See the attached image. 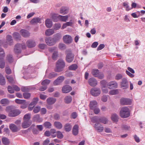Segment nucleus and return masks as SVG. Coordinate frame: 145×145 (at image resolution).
Returning a JSON list of instances; mask_svg holds the SVG:
<instances>
[{"label":"nucleus","instance_id":"obj_27","mask_svg":"<svg viewBox=\"0 0 145 145\" xmlns=\"http://www.w3.org/2000/svg\"><path fill=\"white\" fill-rule=\"evenodd\" d=\"M45 24L47 27L50 28L52 25V21L50 19H47L45 21Z\"/></svg>","mask_w":145,"mask_h":145},{"label":"nucleus","instance_id":"obj_15","mask_svg":"<svg viewBox=\"0 0 145 145\" xmlns=\"http://www.w3.org/2000/svg\"><path fill=\"white\" fill-rule=\"evenodd\" d=\"M89 84L92 86H94L97 84V81L94 78H89L88 81Z\"/></svg>","mask_w":145,"mask_h":145},{"label":"nucleus","instance_id":"obj_49","mask_svg":"<svg viewBox=\"0 0 145 145\" xmlns=\"http://www.w3.org/2000/svg\"><path fill=\"white\" fill-rule=\"evenodd\" d=\"M50 82V80L48 79H46L43 80L42 83L41 84L43 86H46Z\"/></svg>","mask_w":145,"mask_h":145},{"label":"nucleus","instance_id":"obj_36","mask_svg":"<svg viewBox=\"0 0 145 145\" xmlns=\"http://www.w3.org/2000/svg\"><path fill=\"white\" fill-rule=\"evenodd\" d=\"M5 84V79L1 74L0 73V84L2 85H4Z\"/></svg>","mask_w":145,"mask_h":145},{"label":"nucleus","instance_id":"obj_20","mask_svg":"<svg viewBox=\"0 0 145 145\" xmlns=\"http://www.w3.org/2000/svg\"><path fill=\"white\" fill-rule=\"evenodd\" d=\"M65 131L67 132H69L72 129V125L69 123H66L64 127Z\"/></svg>","mask_w":145,"mask_h":145},{"label":"nucleus","instance_id":"obj_58","mask_svg":"<svg viewBox=\"0 0 145 145\" xmlns=\"http://www.w3.org/2000/svg\"><path fill=\"white\" fill-rule=\"evenodd\" d=\"M57 74L56 73H50L49 75L48 78H54L57 76Z\"/></svg>","mask_w":145,"mask_h":145},{"label":"nucleus","instance_id":"obj_60","mask_svg":"<svg viewBox=\"0 0 145 145\" xmlns=\"http://www.w3.org/2000/svg\"><path fill=\"white\" fill-rule=\"evenodd\" d=\"M8 90L9 92L10 93H13L14 92V89L13 87L8 86Z\"/></svg>","mask_w":145,"mask_h":145},{"label":"nucleus","instance_id":"obj_6","mask_svg":"<svg viewBox=\"0 0 145 145\" xmlns=\"http://www.w3.org/2000/svg\"><path fill=\"white\" fill-rule=\"evenodd\" d=\"M21 47L23 49H25L26 46L24 44L23 45L20 44H17L15 45L14 48V51L16 53H19L21 52L20 47Z\"/></svg>","mask_w":145,"mask_h":145},{"label":"nucleus","instance_id":"obj_18","mask_svg":"<svg viewBox=\"0 0 145 145\" xmlns=\"http://www.w3.org/2000/svg\"><path fill=\"white\" fill-rule=\"evenodd\" d=\"M20 33L21 35L24 37H28L30 35L29 33L27 30L24 29L21 30Z\"/></svg>","mask_w":145,"mask_h":145},{"label":"nucleus","instance_id":"obj_19","mask_svg":"<svg viewBox=\"0 0 145 145\" xmlns=\"http://www.w3.org/2000/svg\"><path fill=\"white\" fill-rule=\"evenodd\" d=\"M69 11V8L66 7H63L60 10V13L65 15L67 14Z\"/></svg>","mask_w":145,"mask_h":145},{"label":"nucleus","instance_id":"obj_59","mask_svg":"<svg viewBox=\"0 0 145 145\" xmlns=\"http://www.w3.org/2000/svg\"><path fill=\"white\" fill-rule=\"evenodd\" d=\"M22 91L24 92L29 91L30 88L28 87H24L22 88Z\"/></svg>","mask_w":145,"mask_h":145},{"label":"nucleus","instance_id":"obj_2","mask_svg":"<svg viewBox=\"0 0 145 145\" xmlns=\"http://www.w3.org/2000/svg\"><path fill=\"white\" fill-rule=\"evenodd\" d=\"M65 65V63L62 59H59L57 61L55 71L56 72H59L62 71Z\"/></svg>","mask_w":145,"mask_h":145},{"label":"nucleus","instance_id":"obj_46","mask_svg":"<svg viewBox=\"0 0 145 145\" xmlns=\"http://www.w3.org/2000/svg\"><path fill=\"white\" fill-rule=\"evenodd\" d=\"M0 103L3 105H7L9 103V101L8 99L5 98L1 100Z\"/></svg>","mask_w":145,"mask_h":145},{"label":"nucleus","instance_id":"obj_54","mask_svg":"<svg viewBox=\"0 0 145 145\" xmlns=\"http://www.w3.org/2000/svg\"><path fill=\"white\" fill-rule=\"evenodd\" d=\"M91 110H93L94 113L96 114H98L100 112V111L99 109L97 106L93 109H91Z\"/></svg>","mask_w":145,"mask_h":145},{"label":"nucleus","instance_id":"obj_34","mask_svg":"<svg viewBox=\"0 0 145 145\" xmlns=\"http://www.w3.org/2000/svg\"><path fill=\"white\" fill-rule=\"evenodd\" d=\"M2 141L4 145H8L9 143L10 142L9 140L6 137H3L2 139Z\"/></svg>","mask_w":145,"mask_h":145},{"label":"nucleus","instance_id":"obj_28","mask_svg":"<svg viewBox=\"0 0 145 145\" xmlns=\"http://www.w3.org/2000/svg\"><path fill=\"white\" fill-rule=\"evenodd\" d=\"M59 21L61 22H66L68 19L69 16L68 15L61 16L59 15Z\"/></svg>","mask_w":145,"mask_h":145},{"label":"nucleus","instance_id":"obj_22","mask_svg":"<svg viewBox=\"0 0 145 145\" xmlns=\"http://www.w3.org/2000/svg\"><path fill=\"white\" fill-rule=\"evenodd\" d=\"M89 106L91 110L96 107L97 106V102L94 100L91 101L89 104Z\"/></svg>","mask_w":145,"mask_h":145},{"label":"nucleus","instance_id":"obj_4","mask_svg":"<svg viewBox=\"0 0 145 145\" xmlns=\"http://www.w3.org/2000/svg\"><path fill=\"white\" fill-rule=\"evenodd\" d=\"M67 55L66 57V60L67 62L71 63L73 60L74 55L72 54L71 51L69 50L67 51Z\"/></svg>","mask_w":145,"mask_h":145},{"label":"nucleus","instance_id":"obj_61","mask_svg":"<svg viewBox=\"0 0 145 145\" xmlns=\"http://www.w3.org/2000/svg\"><path fill=\"white\" fill-rule=\"evenodd\" d=\"M7 58L9 62L11 63L13 61V59L12 55H9L7 56Z\"/></svg>","mask_w":145,"mask_h":145},{"label":"nucleus","instance_id":"obj_40","mask_svg":"<svg viewBox=\"0 0 145 145\" xmlns=\"http://www.w3.org/2000/svg\"><path fill=\"white\" fill-rule=\"evenodd\" d=\"M50 132L51 133V135L52 137L54 138L57 135L56 134V131L55 129H51Z\"/></svg>","mask_w":145,"mask_h":145},{"label":"nucleus","instance_id":"obj_24","mask_svg":"<svg viewBox=\"0 0 145 145\" xmlns=\"http://www.w3.org/2000/svg\"><path fill=\"white\" fill-rule=\"evenodd\" d=\"M78 132V126L77 125H75L73 127L72 130L73 135L76 136L77 135Z\"/></svg>","mask_w":145,"mask_h":145},{"label":"nucleus","instance_id":"obj_56","mask_svg":"<svg viewBox=\"0 0 145 145\" xmlns=\"http://www.w3.org/2000/svg\"><path fill=\"white\" fill-rule=\"evenodd\" d=\"M23 96L24 98L28 99L30 97L31 94L29 93H25L23 94Z\"/></svg>","mask_w":145,"mask_h":145},{"label":"nucleus","instance_id":"obj_50","mask_svg":"<svg viewBox=\"0 0 145 145\" xmlns=\"http://www.w3.org/2000/svg\"><path fill=\"white\" fill-rule=\"evenodd\" d=\"M58 52L57 51H55L52 56V58L54 60H56L58 56Z\"/></svg>","mask_w":145,"mask_h":145},{"label":"nucleus","instance_id":"obj_14","mask_svg":"<svg viewBox=\"0 0 145 145\" xmlns=\"http://www.w3.org/2000/svg\"><path fill=\"white\" fill-rule=\"evenodd\" d=\"M50 17L54 22H57L59 21V15L57 14L52 13Z\"/></svg>","mask_w":145,"mask_h":145},{"label":"nucleus","instance_id":"obj_26","mask_svg":"<svg viewBox=\"0 0 145 145\" xmlns=\"http://www.w3.org/2000/svg\"><path fill=\"white\" fill-rule=\"evenodd\" d=\"M56 101V99L52 97L49 98L47 99L46 100L47 103L49 105H52L54 104Z\"/></svg>","mask_w":145,"mask_h":145},{"label":"nucleus","instance_id":"obj_55","mask_svg":"<svg viewBox=\"0 0 145 145\" xmlns=\"http://www.w3.org/2000/svg\"><path fill=\"white\" fill-rule=\"evenodd\" d=\"M61 27V25L59 23H57L54 24V29L55 30L59 29Z\"/></svg>","mask_w":145,"mask_h":145},{"label":"nucleus","instance_id":"obj_39","mask_svg":"<svg viewBox=\"0 0 145 145\" xmlns=\"http://www.w3.org/2000/svg\"><path fill=\"white\" fill-rule=\"evenodd\" d=\"M64 100L65 102V103L67 104L69 103L72 101V97L70 96H67L65 98Z\"/></svg>","mask_w":145,"mask_h":145},{"label":"nucleus","instance_id":"obj_44","mask_svg":"<svg viewBox=\"0 0 145 145\" xmlns=\"http://www.w3.org/2000/svg\"><path fill=\"white\" fill-rule=\"evenodd\" d=\"M61 35L59 33H57L54 35V38H53L55 39L56 41V42L59 40L61 38Z\"/></svg>","mask_w":145,"mask_h":145},{"label":"nucleus","instance_id":"obj_16","mask_svg":"<svg viewBox=\"0 0 145 145\" xmlns=\"http://www.w3.org/2000/svg\"><path fill=\"white\" fill-rule=\"evenodd\" d=\"M72 88L68 85H65L62 88V91L64 93H67L69 92L72 90Z\"/></svg>","mask_w":145,"mask_h":145},{"label":"nucleus","instance_id":"obj_32","mask_svg":"<svg viewBox=\"0 0 145 145\" xmlns=\"http://www.w3.org/2000/svg\"><path fill=\"white\" fill-rule=\"evenodd\" d=\"M40 19L39 18H34L31 21L30 23L32 24H34L40 22Z\"/></svg>","mask_w":145,"mask_h":145},{"label":"nucleus","instance_id":"obj_11","mask_svg":"<svg viewBox=\"0 0 145 145\" xmlns=\"http://www.w3.org/2000/svg\"><path fill=\"white\" fill-rule=\"evenodd\" d=\"M101 89L103 92L105 93H107L108 92V90L106 88L107 86L106 81L104 80H102L101 82Z\"/></svg>","mask_w":145,"mask_h":145},{"label":"nucleus","instance_id":"obj_35","mask_svg":"<svg viewBox=\"0 0 145 145\" xmlns=\"http://www.w3.org/2000/svg\"><path fill=\"white\" fill-rule=\"evenodd\" d=\"M99 120L100 122L104 124H106L108 122L107 119L105 117H103L100 118Z\"/></svg>","mask_w":145,"mask_h":145},{"label":"nucleus","instance_id":"obj_45","mask_svg":"<svg viewBox=\"0 0 145 145\" xmlns=\"http://www.w3.org/2000/svg\"><path fill=\"white\" fill-rule=\"evenodd\" d=\"M43 125L46 128H51L52 124L50 122L46 121L44 123Z\"/></svg>","mask_w":145,"mask_h":145},{"label":"nucleus","instance_id":"obj_23","mask_svg":"<svg viewBox=\"0 0 145 145\" xmlns=\"http://www.w3.org/2000/svg\"><path fill=\"white\" fill-rule=\"evenodd\" d=\"M10 129L13 132H17L19 129L15 124H11L9 126Z\"/></svg>","mask_w":145,"mask_h":145},{"label":"nucleus","instance_id":"obj_30","mask_svg":"<svg viewBox=\"0 0 145 145\" xmlns=\"http://www.w3.org/2000/svg\"><path fill=\"white\" fill-rule=\"evenodd\" d=\"M54 33V30L52 29H48L45 31V34L46 36H49L52 35Z\"/></svg>","mask_w":145,"mask_h":145},{"label":"nucleus","instance_id":"obj_9","mask_svg":"<svg viewBox=\"0 0 145 145\" xmlns=\"http://www.w3.org/2000/svg\"><path fill=\"white\" fill-rule=\"evenodd\" d=\"M45 41L46 44L50 46L54 45L56 42L55 39L50 37L47 38L45 39Z\"/></svg>","mask_w":145,"mask_h":145},{"label":"nucleus","instance_id":"obj_17","mask_svg":"<svg viewBox=\"0 0 145 145\" xmlns=\"http://www.w3.org/2000/svg\"><path fill=\"white\" fill-rule=\"evenodd\" d=\"M94 128L98 131L102 132L104 129V127L99 123H96L94 125Z\"/></svg>","mask_w":145,"mask_h":145},{"label":"nucleus","instance_id":"obj_62","mask_svg":"<svg viewBox=\"0 0 145 145\" xmlns=\"http://www.w3.org/2000/svg\"><path fill=\"white\" fill-rule=\"evenodd\" d=\"M7 78L8 79V81L10 83H13L14 82V80L13 78L10 76H7Z\"/></svg>","mask_w":145,"mask_h":145},{"label":"nucleus","instance_id":"obj_12","mask_svg":"<svg viewBox=\"0 0 145 145\" xmlns=\"http://www.w3.org/2000/svg\"><path fill=\"white\" fill-rule=\"evenodd\" d=\"M120 86L121 87L123 88V89H126L128 88V82L126 78H124L122 79L120 83Z\"/></svg>","mask_w":145,"mask_h":145},{"label":"nucleus","instance_id":"obj_52","mask_svg":"<svg viewBox=\"0 0 145 145\" xmlns=\"http://www.w3.org/2000/svg\"><path fill=\"white\" fill-rule=\"evenodd\" d=\"M15 101L16 103L18 104H22L25 102V101L24 100H21L18 99H16L15 100Z\"/></svg>","mask_w":145,"mask_h":145},{"label":"nucleus","instance_id":"obj_25","mask_svg":"<svg viewBox=\"0 0 145 145\" xmlns=\"http://www.w3.org/2000/svg\"><path fill=\"white\" fill-rule=\"evenodd\" d=\"M31 121H24L22 124V126L24 128H26L29 127L31 124Z\"/></svg>","mask_w":145,"mask_h":145},{"label":"nucleus","instance_id":"obj_63","mask_svg":"<svg viewBox=\"0 0 145 145\" xmlns=\"http://www.w3.org/2000/svg\"><path fill=\"white\" fill-rule=\"evenodd\" d=\"M122 78V75L120 74H117L116 76L115 79L117 80H118L121 79Z\"/></svg>","mask_w":145,"mask_h":145},{"label":"nucleus","instance_id":"obj_47","mask_svg":"<svg viewBox=\"0 0 145 145\" xmlns=\"http://www.w3.org/2000/svg\"><path fill=\"white\" fill-rule=\"evenodd\" d=\"M5 56V52L3 49L2 48H0V59H3Z\"/></svg>","mask_w":145,"mask_h":145},{"label":"nucleus","instance_id":"obj_64","mask_svg":"<svg viewBox=\"0 0 145 145\" xmlns=\"http://www.w3.org/2000/svg\"><path fill=\"white\" fill-rule=\"evenodd\" d=\"M123 5L124 7H126V10L127 11H128L130 10V8L129 7L127 3L125 2L123 3Z\"/></svg>","mask_w":145,"mask_h":145},{"label":"nucleus","instance_id":"obj_43","mask_svg":"<svg viewBox=\"0 0 145 145\" xmlns=\"http://www.w3.org/2000/svg\"><path fill=\"white\" fill-rule=\"evenodd\" d=\"M119 93V90L118 89H116L114 90L110 91L109 92L110 95H115L118 94Z\"/></svg>","mask_w":145,"mask_h":145},{"label":"nucleus","instance_id":"obj_38","mask_svg":"<svg viewBox=\"0 0 145 145\" xmlns=\"http://www.w3.org/2000/svg\"><path fill=\"white\" fill-rule=\"evenodd\" d=\"M13 35L16 40H20L21 37L19 33L15 32L13 33Z\"/></svg>","mask_w":145,"mask_h":145},{"label":"nucleus","instance_id":"obj_13","mask_svg":"<svg viewBox=\"0 0 145 145\" xmlns=\"http://www.w3.org/2000/svg\"><path fill=\"white\" fill-rule=\"evenodd\" d=\"M65 79V77L63 76L58 77L54 82V84L55 85H57L61 83Z\"/></svg>","mask_w":145,"mask_h":145},{"label":"nucleus","instance_id":"obj_42","mask_svg":"<svg viewBox=\"0 0 145 145\" xmlns=\"http://www.w3.org/2000/svg\"><path fill=\"white\" fill-rule=\"evenodd\" d=\"M78 68L77 65L76 64H73L69 67V69L70 70H75Z\"/></svg>","mask_w":145,"mask_h":145},{"label":"nucleus","instance_id":"obj_21","mask_svg":"<svg viewBox=\"0 0 145 145\" xmlns=\"http://www.w3.org/2000/svg\"><path fill=\"white\" fill-rule=\"evenodd\" d=\"M26 44L27 46L29 48H32L35 47L36 46V43L33 40H29L26 42Z\"/></svg>","mask_w":145,"mask_h":145},{"label":"nucleus","instance_id":"obj_37","mask_svg":"<svg viewBox=\"0 0 145 145\" xmlns=\"http://www.w3.org/2000/svg\"><path fill=\"white\" fill-rule=\"evenodd\" d=\"M99 73V71L97 69H93L91 72L92 74L95 77H97Z\"/></svg>","mask_w":145,"mask_h":145},{"label":"nucleus","instance_id":"obj_8","mask_svg":"<svg viewBox=\"0 0 145 145\" xmlns=\"http://www.w3.org/2000/svg\"><path fill=\"white\" fill-rule=\"evenodd\" d=\"M90 92L92 95L96 97L98 96L100 94L101 91L99 88H94L91 89Z\"/></svg>","mask_w":145,"mask_h":145},{"label":"nucleus","instance_id":"obj_5","mask_svg":"<svg viewBox=\"0 0 145 145\" xmlns=\"http://www.w3.org/2000/svg\"><path fill=\"white\" fill-rule=\"evenodd\" d=\"M120 102L122 105H129L131 104L132 100L129 99L123 98L120 99Z\"/></svg>","mask_w":145,"mask_h":145},{"label":"nucleus","instance_id":"obj_51","mask_svg":"<svg viewBox=\"0 0 145 145\" xmlns=\"http://www.w3.org/2000/svg\"><path fill=\"white\" fill-rule=\"evenodd\" d=\"M5 64L3 59H0V68L1 69L3 68L5 66Z\"/></svg>","mask_w":145,"mask_h":145},{"label":"nucleus","instance_id":"obj_3","mask_svg":"<svg viewBox=\"0 0 145 145\" xmlns=\"http://www.w3.org/2000/svg\"><path fill=\"white\" fill-rule=\"evenodd\" d=\"M120 116L122 118H125L129 117L130 115L129 108L126 106L122 107L120 112Z\"/></svg>","mask_w":145,"mask_h":145},{"label":"nucleus","instance_id":"obj_1","mask_svg":"<svg viewBox=\"0 0 145 145\" xmlns=\"http://www.w3.org/2000/svg\"><path fill=\"white\" fill-rule=\"evenodd\" d=\"M6 111L8 113V116L11 117H14L18 115L21 112L18 109H15L12 106H9L7 107Z\"/></svg>","mask_w":145,"mask_h":145},{"label":"nucleus","instance_id":"obj_57","mask_svg":"<svg viewBox=\"0 0 145 145\" xmlns=\"http://www.w3.org/2000/svg\"><path fill=\"white\" fill-rule=\"evenodd\" d=\"M40 110V108L39 106L35 107L33 110V111L35 113H36L39 112Z\"/></svg>","mask_w":145,"mask_h":145},{"label":"nucleus","instance_id":"obj_41","mask_svg":"<svg viewBox=\"0 0 145 145\" xmlns=\"http://www.w3.org/2000/svg\"><path fill=\"white\" fill-rule=\"evenodd\" d=\"M39 99L38 98H35L33 99L32 101L30 103V106H34L37 103Z\"/></svg>","mask_w":145,"mask_h":145},{"label":"nucleus","instance_id":"obj_29","mask_svg":"<svg viewBox=\"0 0 145 145\" xmlns=\"http://www.w3.org/2000/svg\"><path fill=\"white\" fill-rule=\"evenodd\" d=\"M54 126L58 129H61L63 127L61 123L59 121H55L54 123Z\"/></svg>","mask_w":145,"mask_h":145},{"label":"nucleus","instance_id":"obj_53","mask_svg":"<svg viewBox=\"0 0 145 145\" xmlns=\"http://www.w3.org/2000/svg\"><path fill=\"white\" fill-rule=\"evenodd\" d=\"M57 137L61 139L63 138V136L60 131H58L57 132Z\"/></svg>","mask_w":145,"mask_h":145},{"label":"nucleus","instance_id":"obj_31","mask_svg":"<svg viewBox=\"0 0 145 145\" xmlns=\"http://www.w3.org/2000/svg\"><path fill=\"white\" fill-rule=\"evenodd\" d=\"M111 118L112 120L114 122H117L118 121V116L115 114H112Z\"/></svg>","mask_w":145,"mask_h":145},{"label":"nucleus","instance_id":"obj_7","mask_svg":"<svg viewBox=\"0 0 145 145\" xmlns=\"http://www.w3.org/2000/svg\"><path fill=\"white\" fill-rule=\"evenodd\" d=\"M107 86L110 89L116 88L118 87V84L117 82L115 81H112L106 84Z\"/></svg>","mask_w":145,"mask_h":145},{"label":"nucleus","instance_id":"obj_33","mask_svg":"<svg viewBox=\"0 0 145 145\" xmlns=\"http://www.w3.org/2000/svg\"><path fill=\"white\" fill-rule=\"evenodd\" d=\"M30 118L31 114H27L24 116L23 120L26 121H31L30 120Z\"/></svg>","mask_w":145,"mask_h":145},{"label":"nucleus","instance_id":"obj_48","mask_svg":"<svg viewBox=\"0 0 145 145\" xmlns=\"http://www.w3.org/2000/svg\"><path fill=\"white\" fill-rule=\"evenodd\" d=\"M33 119L35 121H38L39 122H40L42 121V120H40V116L39 114L35 115L34 116Z\"/></svg>","mask_w":145,"mask_h":145},{"label":"nucleus","instance_id":"obj_10","mask_svg":"<svg viewBox=\"0 0 145 145\" xmlns=\"http://www.w3.org/2000/svg\"><path fill=\"white\" fill-rule=\"evenodd\" d=\"M64 42L66 44H69L72 42V39L71 36L69 35H66L63 37Z\"/></svg>","mask_w":145,"mask_h":145}]
</instances>
